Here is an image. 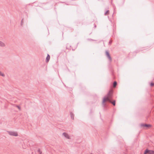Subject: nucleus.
<instances>
[{
    "label": "nucleus",
    "instance_id": "obj_16",
    "mask_svg": "<svg viewBox=\"0 0 154 154\" xmlns=\"http://www.w3.org/2000/svg\"><path fill=\"white\" fill-rule=\"evenodd\" d=\"M87 40L88 41H95V40H93V39H88Z\"/></svg>",
    "mask_w": 154,
    "mask_h": 154
},
{
    "label": "nucleus",
    "instance_id": "obj_2",
    "mask_svg": "<svg viewBox=\"0 0 154 154\" xmlns=\"http://www.w3.org/2000/svg\"><path fill=\"white\" fill-rule=\"evenodd\" d=\"M8 133L10 135L17 136L18 134L17 132L15 131H7Z\"/></svg>",
    "mask_w": 154,
    "mask_h": 154
},
{
    "label": "nucleus",
    "instance_id": "obj_15",
    "mask_svg": "<svg viewBox=\"0 0 154 154\" xmlns=\"http://www.w3.org/2000/svg\"><path fill=\"white\" fill-rule=\"evenodd\" d=\"M150 85L151 86H154V83L153 82H151V83L150 84Z\"/></svg>",
    "mask_w": 154,
    "mask_h": 154
},
{
    "label": "nucleus",
    "instance_id": "obj_18",
    "mask_svg": "<svg viewBox=\"0 0 154 154\" xmlns=\"http://www.w3.org/2000/svg\"><path fill=\"white\" fill-rule=\"evenodd\" d=\"M115 9H116V7H114V11H115Z\"/></svg>",
    "mask_w": 154,
    "mask_h": 154
},
{
    "label": "nucleus",
    "instance_id": "obj_14",
    "mask_svg": "<svg viewBox=\"0 0 154 154\" xmlns=\"http://www.w3.org/2000/svg\"><path fill=\"white\" fill-rule=\"evenodd\" d=\"M16 107H17L20 110H21V108H20V106L18 105H16Z\"/></svg>",
    "mask_w": 154,
    "mask_h": 154
},
{
    "label": "nucleus",
    "instance_id": "obj_7",
    "mask_svg": "<svg viewBox=\"0 0 154 154\" xmlns=\"http://www.w3.org/2000/svg\"><path fill=\"white\" fill-rule=\"evenodd\" d=\"M50 59V56L48 54L47 57L46 59V62H48L49 61Z\"/></svg>",
    "mask_w": 154,
    "mask_h": 154
},
{
    "label": "nucleus",
    "instance_id": "obj_5",
    "mask_svg": "<svg viewBox=\"0 0 154 154\" xmlns=\"http://www.w3.org/2000/svg\"><path fill=\"white\" fill-rule=\"evenodd\" d=\"M63 135L66 138L68 139H70V137L69 135L66 133L65 132H63Z\"/></svg>",
    "mask_w": 154,
    "mask_h": 154
},
{
    "label": "nucleus",
    "instance_id": "obj_10",
    "mask_svg": "<svg viewBox=\"0 0 154 154\" xmlns=\"http://www.w3.org/2000/svg\"><path fill=\"white\" fill-rule=\"evenodd\" d=\"M109 10H107L106 11V12L104 13V15H107L109 14Z\"/></svg>",
    "mask_w": 154,
    "mask_h": 154
},
{
    "label": "nucleus",
    "instance_id": "obj_19",
    "mask_svg": "<svg viewBox=\"0 0 154 154\" xmlns=\"http://www.w3.org/2000/svg\"><path fill=\"white\" fill-rule=\"evenodd\" d=\"M95 27H96V25H95Z\"/></svg>",
    "mask_w": 154,
    "mask_h": 154
},
{
    "label": "nucleus",
    "instance_id": "obj_8",
    "mask_svg": "<svg viewBox=\"0 0 154 154\" xmlns=\"http://www.w3.org/2000/svg\"><path fill=\"white\" fill-rule=\"evenodd\" d=\"M5 44L3 42L0 41V46L4 47L5 46Z\"/></svg>",
    "mask_w": 154,
    "mask_h": 154
},
{
    "label": "nucleus",
    "instance_id": "obj_11",
    "mask_svg": "<svg viewBox=\"0 0 154 154\" xmlns=\"http://www.w3.org/2000/svg\"><path fill=\"white\" fill-rule=\"evenodd\" d=\"M117 85V82L116 81H115L113 83V86L114 87H115Z\"/></svg>",
    "mask_w": 154,
    "mask_h": 154
},
{
    "label": "nucleus",
    "instance_id": "obj_3",
    "mask_svg": "<svg viewBox=\"0 0 154 154\" xmlns=\"http://www.w3.org/2000/svg\"><path fill=\"white\" fill-rule=\"evenodd\" d=\"M147 153H148L149 154H154V151L152 150H149L147 149L145 150L144 154H147Z\"/></svg>",
    "mask_w": 154,
    "mask_h": 154
},
{
    "label": "nucleus",
    "instance_id": "obj_1",
    "mask_svg": "<svg viewBox=\"0 0 154 154\" xmlns=\"http://www.w3.org/2000/svg\"><path fill=\"white\" fill-rule=\"evenodd\" d=\"M111 91H109L107 94V96H106L103 98L102 105L103 106L104 108L106 107L107 106L106 104L105 103V102L106 101H108L110 103H112L114 106L116 105V100H114L112 102L110 99V97H111Z\"/></svg>",
    "mask_w": 154,
    "mask_h": 154
},
{
    "label": "nucleus",
    "instance_id": "obj_4",
    "mask_svg": "<svg viewBox=\"0 0 154 154\" xmlns=\"http://www.w3.org/2000/svg\"><path fill=\"white\" fill-rule=\"evenodd\" d=\"M106 55L108 58L109 60L111 62L112 61V59L109 54L108 51H106Z\"/></svg>",
    "mask_w": 154,
    "mask_h": 154
},
{
    "label": "nucleus",
    "instance_id": "obj_13",
    "mask_svg": "<svg viewBox=\"0 0 154 154\" xmlns=\"http://www.w3.org/2000/svg\"><path fill=\"white\" fill-rule=\"evenodd\" d=\"M23 19L21 21V26H22V25H23Z\"/></svg>",
    "mask_w": 154,
    "mask_h": 154
},
{
    "label": "nucleus",
    "instance_id": "obj_9",
    "mask_svg": "<svg viewBox=\"0 0 154 154\" xmlns=\"http://www.w3.org/2000/svg\"><path fill=\"white\" fill-rule=\"evenodd\" d=\"M70 115L72 119L73 120L74 119V114L72 112H71L70 113Z\"/></svg>",
    "mask_w": 154,
    "mask_h": 154
},
{
    "label": "nucleus",
    "instance_id": "obj_6",
    "mask_svg": "<svg viewBox=\"0 0 154 154\" xmlns=\"http://www.w3.org/2000/svg\"><path fill=\"white\" fill-rule=\"evenodd\" d=\"M141 126L142 127H150L151 125L149 124H142L141 125Z\"/></svg>",
    "mask_w": 154,
    "mask_h": 154
},
{
    "label": "nucleus",
    "instance_id": "obj_12",
    "mask_svg": "<svg viewBox=\"0 0 154 154\" xmlns=\"http://www.w3.org/2000/svg\"><path fill=\"white\" fill-rule=\"evenodd\" d=\"M0 75H1L2 76H4L5 75L4 74H3L0 71Z\"/></svg>",
    "mask_w": 154,
    "mask_h": 154
},
{
    "label": "nucleus",
    "instance_id": "obj_17",
    "mask_svg": "<svg viewBox=\"0 0 154 154\" xmlns=\"http://www.w3.org/2000/svg\"><path fill=\"white\" fill-rule=\"evenodd\" d=\"M112 43V41L111 40H110L109 41V45H110L111 43Z\"/></svg>",
    "mask_w": 154,
    "mask_h": 154
}]
</instances>
